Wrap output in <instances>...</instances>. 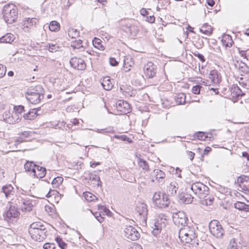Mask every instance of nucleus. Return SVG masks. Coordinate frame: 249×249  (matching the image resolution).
Masks as SVG:
<instances>
[{
	"instance_id": "nucleus-35",
	"label": "nucleus",
	"mask_w": 249,
	"mask_h": 249,
	"mask_svg": "<svg viewBox=\"0 0 249 249\" xmlns=\"http://www.w3.org/2000/svg\"><path fill=\"white\" fill-rule=\"evenodd\" d=\"M60 24L55 20L52 21L49 26V30L53 32H57L60 29Z\"/></svg>"
},
{
	"instance_id": "nucleus-62",
	"label": "nucleus",
	"mask_w": 249,
	"mask_h": 249,
	"mask_svg": "<svg viewBox=\"0 0 249 249\" xmlns=\"http://www.w3.org/2000/svg\"><path fill=\"white\" fill-rule=\"evenodd\" d=\"M124 92L128 93L130 96H132L133 93H132L131 88L130 86H126Z\"/></svg>"
},
{
	"instance_id": "nucleus-19",
	"label": "nucleus",
	"mask_w": 249,
	"mask_h": 249,
	"mask_svg": "<svg viewBox=\"0 0 249 249\" xmlns=\"http://www.w3.org/2000/svg\"><path fill=\"white\" fill-rule=\"evenodd\" d=\"M209 78L213 83H219L221 82V74L216 70H213L210 71Z\"/></svg>"
},
{
	"instance_id": "nucleus-37",
	"label": "nucleus",
	"mask_w": 249,
	"mask_h": 249,
	"mask_svg": "<svg viewBox=\"0 0 249 249\" xmlns=\"http://www.w3.org/2000/svg\"><path fill=\"white\" fill-rule=\"evenodd\" d=\"M63 181V178L61 177L58 176L54 178L52 181V184L53 188H57L62 184Z\"/></svg>"
},
{
	"instance_id": "nucleus-61",
	"label": "nucleus",
	"mask_w": 249,
	"mask_h": 249,
	"mask_svg": "<svg viewBox=\"0 0 249 249\" xmlns=\"http://www.w3.org/2000/svg\"><path fill=\"white\" fill-rule=\"evenodd\" d=\"M146 20L151 23L154 22L155 20V17L154 15L149 16L148 15L147 16H146Z\"/></svg>"
},
{
	"instance_id": "nucleus-6",
	"label": "nucleus",
	"mask_w": 249,
	"mask_h": 249,
	"mask_svg": "<svg viewBox=\"0 0 249 249\" xmlns=\"http://www.w3.org/2000/svg\"><path fill=\"white\" fill-rule=\"evenodd\" d=\"M191 189L200 198H204L209 194V187L200 182L193 183Z\"/></svg>"
},
{
	"instance_id": "nucleus-4",
	"label": "nucleus",
	"mask_w": 249,
	"mask_h": 249,
	"mask_svg": "<svg viewBox=\"0 0 249 249\" xmlns=\"http://www.w3.org/2000/svg\"><path fill=\"white\" fill-rule=\"evenodd\" d=\"M20 213L18 208L15 205L10 204L8 208H7L3 214L4 220L8 223L14 224L19 219Z\"/></svg>"
},
{
	"instance_id": "nucleus-2",
	"label": "nucleus",
	"mask_w": 249,
	"mask_h": 249,
	"mask_svg": "<svg viewBox=\"0 0 249 249\" xmlns=\"http://www.w3.org/2000/svg\"><path fill=\"white\" fill-rule=\"evenodd\" d=\"M29 233L33 240L38 242L43 241L48 235L45 226L40 222L32 223L29 228Z\"/></svg>"
},
{
	"instance_id": "nucleus-48",
	"label": "nucleus",
	"mask_w": 249,
	"mask_h": 249,
	"mask_svg": "<svg viewBox=\"0 0 249 249\" xmlns=\"http://www.w3.org/2000/svg\"><path fill=\"white\" fill-rule=\"evenodd\" d=\"M95 131L98 133L104 134L107 133H111V132H114V131L112 128H107L101 129H97L96 130H95Z\"/></svg>"
},
{
	"instance_id": "nucleus-10",
	"label": "nucleus",
	"mask_w": 249,
	"mask_h": 249,
	"mask_svg": "<svg viewBox=\"0 0 249 249\" xmlns=\"http://www.w3.org/2000/svg\"><path fill=\"white\" fill-rule=\"evenodd\" d=\"M150 226L153 229L152 233L156 236L161 232L162 229L165 227L166 224L162 219H155L150 223Z\"/></svg>"
},
{
	"instance_id": "nucleus-22",
	"label": "nucleus",
	"mask_w": 249,
	"mask_h": 249,
	"mask_svg": "<svg viewBox=\"0 0 249 249\" xmlns=\"http://www.w3.org/2000/svg\"><path fill=\"white\" fill-rule=\"evenodd\" d=\"M236 240L234 238H232L229 243L228 249H246L247 246H243L240 242L237 243Z\"/></svg>"
},
{
	"instance_id": "nucleus-5",
	"label": "nucleus",
	"mask_w": 249,
	"mask_h": 249,
	"mask_svg": "<svg viewBox=\"0 0 249 249\" xmlns=\"http://www.w3.org/2000/svg\"><path fill=\"white\" fill-rule=\"evenodd\" d=\"M185 228L183 229L181 228L179 231L178 237L181 241L187 243H190L192 245L196 244L198 245V240L196 238L197 236L196 235L194 230L193 229L189 230L187 232H185Z\"/></svg>"
},
{
	"instance_id": "nucleus-9",
	"label": "nucleus",
	"mask_w": 249,
	"mask_h": 249,
	"mask_svg": "<svg viewBox=\"0 0 249 249\" xmlns=\"http://www.w3.org/2000/svg\"><path fill=\"white\" fill-rule=\"evenodd\" d=\"M124 232L125 237L132 241L137 240L140 237V233L135 228L130 225L125 226Z\"/></svg>"
},
{
	"instance_id": "nucleus-24",
	"label": "nucleus",
	"mask_w": 249,
	"mask_h": 249,
	"mask_svg": "<svg viewBox=\"0 0 249 249\" xmlns=\"http://www.w3.org/2000/svg\"><path fill=\"white\" fill-rule=\"evenodd\" d=\"M211 233L217 238H221L224 234V230L222 226H218L210 231Z\"/></svg>"
},
{
	"instance_id": "nucleus-20",
	"label": "nucleus",
	"mask_w": 249,
	"mask_h": 249,
	"mask_svg": "<svg viewBox=\"0 0 249 249\" xmlns=\"http://www.w3.org/2000/svg\"><path fill=\"white\" fill-rule=\"evenodd\" d=\"M151 176H154L159 183H163V179L165 177V174L162 170L156 169L151 173Z\"/></svg>"
},
{
	"instance_id": "nucleus-50",
	"label": "nucleus",
	"mask_w": 249,
	"mask_h": 249,
	"mask_svg": "<svg viewBox=\"0 0 249 249\" xmlns=\"http://www.w3.org/2000/svg\"><path fill=\"white\" fill-rule=\"evenodd\" d=\"M82 43L83 41L81 39H79L78 40H75L71 42L70 47H76V46H79V47H84L83 45H82Z\"/></svg>"
},
{
	"instance_id": "nucleus-1",
	"label": "nucleus",
	"mask_w": 249,
	"mask_h": 249,
	"mask_svg": "<svg viewBox=\"0 0 249 249\" xmlns=\"http://www.w3.org/2000/svg\"><path fill=\"white\" fill-rule=\"evenodd\" d=\"M25 96L27 100L34 105L38 104L44 98V90L41 85L31 86L29 87Z\"/></svg>"
},
{
	"instance_id": "nucleus-11",
	"label": "nucleus",
	"mask_w": 249,
	"mask_h": 249,
	"mask_svg": "<svg viewBox=\"0 0 249 249\" xmlns=\"http://www.w3.org/2000/svg\"><path fill=\"white\" fill-rule=\"evenodd\" d=\"M143 71L146 78H152L155 76L157 73V66L152 62H148L144 65Z\"/></svg>"
},
{
	"instance_id": "nucleus-26",
	"label": "nucleus",
	"mask_w": 249,
	"mask_h": 249,
	"mask_svg": "<svg viewBox=\"0 0 249 249\" xmlns=\"http://www.w3.org/2000/svg\"><path fill=\"white\" fill-rule=\"evenodd\" d=\"M234 207L239 211L246 213L249 212V205L241 201H237L234 204Z\"/></svg>"
},
{
	"instance_id": "nucleus-52",
	"label": "nucleus",
	"mask_w": 249,
	"mask_h": 249,
	"mask_svg": "<svg viewBox=\"0 0 249 249\" xmlns=\"http://www.w3.org/2000/svg\"><path fill=\"white\" fill-rule=\"evenodd\" d=\"M98 176L93 173H89L87 177L85 178L86 179L90 180L92 181H96Z\"/></svg>"
},
{
	"instance_id": "nucleus-14",
	"label": "nucleus",
	"mask_w": 249,
	"mask_h": 249,
	"mask_svg": "<svg viewBox=\"0 0 249 249\" xmlns=\"http://www.w3.org/2000/svg\"><path fill=\"white\" fill-rule=\"evenodd\" d=\"M135 210L136 212L138 213L139 215L143 219V220L146 222L148 213L146 204L143 202H138L136 204Z\"/></svg>"
},
{
	"instance_id": "nucleus-28",
	"label": "nucleus",
	"mask_w": 249,
	"mask_h": 249,
	"mask_svg": "<svg viewBox=\"0 0 249 249\" xmlns=\"http://www.w3.org/2000/svg\"><path fill=\"white\" fill-rule=\"evenodd\" d=\"M46 168L37 165L33 175L37 178H42L46 175Z\"/></svg>"
},
{
	"instance_id": "nucleus-46",
	"label": "nucleus",
	"mask_w": 249,
	"mask_h": 249,
	"mask_svg": "<svg viewBox=\"0 0 249 249\" xmlns=\"http://www.w3.org/2000/svg\"><path fill=\"white\" fill-rule=\"evenodd\" d=\"M161 197L159 193L155 192L153 196L152 200L155 206L157 207L158 202L160 200Z\"/></svg>"
},
{
	"instance_id": "nucleus-29",
	"label": "nucleus",
	"mask_w": 249,
	"mask_h": 249,
	"mask_svg": "<svg viewBox=\"0 0 249 249\" xmlns=\"http://www.w3.org/2000/svg\"><path fill=\"white\" fill-rule=\"evenodd\" d=\"M38 21V19L36 18H28L23 21L22 25L26 28L29 26H36Z\"/></svg>"
},
{
	"instance_id": "nucleus-58",
	"label": "nucleus",
	"mask_w": 249,
	"mask_h": 249,
	"mask_svg": "<svg viewBox=\"0 0 249 249\" xmlns=\"http://www.w3.org/2000/svg\"><path fill=\"white\" fill-rule=\"evenodd\" d=\"M109 64L111 66L115 67L117 66L119 62L114 57H110L109 58Z\"/></svg>"
},
{
	"instance_id": "nucleus-7",
	"label": "nucleus",
	"mask_w": 249,
	"mask_h": 249,
	"mask_svg": "<svg viewBox=\"0 0 249 249\" xmlns=\"http://www.w3.org/2000/svg\"><path fill=\"white\" fill-rule=\"evenodd\" d=\"M15 204L18 208L19 207L22 212H30L32 210L33 205L32 201L28 197L23 198L18 196L15 201Z\"/></svg>"
},
{
	"instance_id": "nucleus-47",
	"label": "nucleus",
	"mask_w": 249,
	"mask_h": 249,
	"mask_svg": "<svg viewBox=\"0 0 249 249\" xmlns=\"http://www.w3.org/2000/svg\"><path fill=\"white\" fill-rule=\"evenodd\" d=\"M92 44L93 47H97L96 45H99V47H104L103 45L101 44L102 42V40L97 37H94L93 39L92 40Z\"/></svg>"
},
{
	"instance_id": "nucleus-40",
	"label": "nucleus",
	"mask_w": 249,
	"mask_h": 249,
	"mask_svg": "<svg viewBox=\"0 0 249 249\" xmlns=\"http://www.w3.org/2000/svg\"><path fill=\"white\" fill-rule=\"evenodd\" d=\"M139 166L142 167L143 170L148 171L149 169L147 162L142 159H138Z\"/></svg>"
},
{
	"instance_id": "nucleus-64",
	"label": "nucleus",
	"mask_w": 249,
	"mask_h": 249,
	"mask_svg": "<svg viewBox=\"0 0 249 249\" xmlns=\"http://www.w3.org/2000/svg\"><path fill=\"white\" fill-rule=\"evenodd\" d=\"M130 249H142V247L139 244H135Z\"/></svg>"
},
{
	"instance_id": "nucleus-33",
	"label": "nucleus",
	"mask_w": 249,
	"mask_h": 249,
	"mask_svg": "<svg viewBox=\"0 0 249 249\" xmlns=\"http://www.w3.org/2000/svg\"><path fill=\"white\" fill-rule=\"evenodd\" d=\"M186 95L183 93H179L175 97L176 102L178 105H182L185 102Z\"/></svg>"
},
{
	"instance_id": "nucleus-17",
	"label": "nucleus",
	"mask_w": 249,
	"mask_h": 249,
	"mask_svg": "<svg viewBox=\"0 0 249 249\" xmlns=\"http://www.w3.org/2000/svg\"><path fill=\"white\" fill-rule=\"evenodd\" d=\"M123 30L132 36H135L139 32L138 27L133 24H127L123 27Z\"/></svg>"
},
{
	"instance_id": "nucleus-15",
	"label": "nucleus",
	"mask_w": 249,
	"mask_h": 249,
	"mask_svg": "<svg viewBox=\"0 0 249 249\" xmlns=\"http://www.w3.org/2000/svg\"><path fill=\"white\" fill-rule=\"evenodd\" d=\"M116 108L118 111L122 113L126 114L131 111L130 105L124 100H119L116 103Z\"/></svg>"
},
{
	"instance_id": "nucleus-39",
	"label": "nucleus",
	"mask_w": 249,
	"mask_h": 249,
	"mask_svg": "<svg viewBox=\"0 0 249 249\" xmlns=\"http://www.w3.org/2000/svg\"><path fill=\"white\" fill-rule=\"evenodd\" d=\"M55 241L56 242L60 249H66L67 247V244L63 241L62 238L59 236H57L55 237Z\"/></svg>"
},
{
	"instance_id": "nucleus-36",
	"label": "nucleus",
	"mask_w": 249,
	"mask_h": 249,
	"mask_svg": "<svg viewBox=\"0 0 249 249\" xmlns=\"http://www.w3.org/2000/svg\"><path fill=\"white\" fill-rule=\"evenodd\" d=\"M101 85L103 88L107 90H111L113 86L110 79L104 80Z\"/></svg>"
},
{
	"instance_id": "nucleus-51",
	"label": "nucleus",
	"mask_w": 249,
	"mask_h": 249,
	"mask_svg": "<svg viewBox=\"0 0 249 249\" xmlns=\"http://www.w3.org/2000/svg\"><path fill=\"white\" fill-rule=\"evenodd\" d=\"M43 248L44 249H56L54 243H46L44 244Z\"/></svg>"
},
{
	"instance_id": "nucleus-34",
	"label": "nucleus",
	"mask_w": 249,
	"mask_h": 249,
	"mask_svg": "<svg viewBox=\"0 0 249 249\" xmlns=\"http://www.w3.org/2000/svg\"><path fill=\"white\" fill-rule=\"evenodd\" d=\"M200 31L206 35H209L212 33L213 30L210 25L208 23H205L199 29Z\"/></svg>"
},
{
	"instance_id": "nucleus-3",
	"label": "nucleus",
	"mask_w": 249,
	"mask_h": 249,
	"mask_svg": "<svg viewBox=\"0 0 249 249\" xmlns=\"http://www.w3.org/2000/svg\"><path fill=\"white\" fill-rule=\"evenodd\" d=\"M2 15L4 20L8 24L15 22L18 18V8L14 4H7L3 7Z\"/></svg>"
},
{
	"instance_id": "nucleus-18",
	"label": "nucleus",
	"mask_w": 249,
	"mask_h": 249,
	"mask_svg": "<svg viewBox=\"0 0 249 249\" xmlns=\"http://www.w3.org/2000/svg\"><path fill=\"white\" fill-rule=\"evenodd\" d=\"M39 108H31L29 111L23 115L24 120H34L38 115L37 112L39 110Z\"/></svg>"
},
{
	"instance_id": "nucleus-57",
	"label": "nucleus",
	"mask_w": 249,
	"mask_h": 249,
	"mask_svg": "<svg viewBox=\"0 0 249 249\" xmlns=\"http://www.w3.org/2000/svg\"><path fill=\"white\" fill-rule=\"evenodd\" d=\"M94 215L96 219L100 222L102 223L104 220V217H102L101 213L99 212H96Z\"/></svg>"
},
{
	"instance_id": "nucleus-32",
	"label": "nucleus",
	"mask_w": 249,
	"mask_h": 249,
	"mask_svg": "<svg viewBox=\"0 0 249 249\" xmlns=\"http://www.w3.org/2000/svg\"><path fill=\"white\" fill-rule=\"evenodd\" d=\"M37 166L33 161H27L24 164V168L26 171H31L34 174Z\"/></svg>"
},
{
	"instance_id": "nucleus-31",
	"label": "nucleus",
	"mask_w": 249,
	"mask_h": 249,
	"mask_svg": "<svg viewBox=\"0 0 249 249\" xmlns=\"http://www.w3.org/2000/svg\"><path fill=\"white\" fill-rule=\"evenodd\" d=\"M15 39L14 36L11 34H7L6 35L0 37V43H5L11 44Z\"/></svg>"
},
{
	"instance_id": "nucleus-59",
	"label": "nucleus",
	"mask_w": 249,
	"mask_h": 249,
	"mask_svg": "<svg viewBox=\"0 0 249 249\" xmlns=\"http://www.w3.org/2000/svg\"><path fill=\"white\" fill-rule=\"evenodd\" d=\"M194 54L197 56L202 62H204L205 61V58L203 54L198 53H195Z\"/></svg>"
},
{
	"instance_id": "nucleus-44",
	"label": "nucleus",
	"mask_w": 249,
	"mask_h": 249,
	"mask_svg": "<svg viewBox=\"0 0 249 249\" xmlns=\"http://www.w3.org/2000/svg\"><path fill=\"white\" fill-rule=\"evenodd\" d=\"M69 36L71 38H75L79 36V31L73 28H70L68 31Z\"/></svg>"
},
{
	"instance_id": "nucleus-41",
	"label": "nucleus",
	"mask_w": 249,
	"mask_h": 249,
	"mask_svg": "<svg viewBox=\"0 0 249 249\" xmlns=\"http://www.w3.org/2000/svg\"><path fill=\"white\" fill-rule=\"evenodd\" d=\"M244 182H249V176L241 175L237 178L235 181V183L236 182L238 184H243Z\"/></svg>"
},
{
	"instance_id": "nucleus-49",
	"label": "nucleus",
	"mask_w": 249,
	"mask_h": 249,
	"mask_svg": "<svg viewBox=\"0 0 249 249\" xmlns=\"http://www.w3.org/2000/svg\"><path fill=\"white\" fill-rule=\"evenodd\" d=\"M202 87L199 85H196L193 87L192 91V92L196 94H199L200 93V89Z\"/></svg>"
},
{
	"instance_id": "nucleus-16",
	"label": "nucleus",
	"mask_w": 249,
	"mask_h": 249,
	"mask_svg": "<svg viewBox=\"0 0 249 249\" xmlns=\"http://www.w3.org/2000/svg\"><path fill=\"white\" fill-rule=\"evenodd\" d=\"M0 193H3L5 198L9 199L14 196L15 191L11 184H6L1 187Z\"/></svg>"
},
{
	"instance_id": "nucleus-63",
	"label": "nucleus",
	"mask_w": 249,
	"mask_h": 249,
	"mask_svg": "<svg viewBox=\"0 0 249 249\" xmlns=\"http://www.w3.org/2000/svg\"><path fill=\"white\" fill-rule=\"evenodd\" d=\"M186 152L188 154V157L189 158L190 160H193L195 155V153L190 151H187Z\"/></svg>"
},
{
	"instance_id": "nucleus-13",
	"label": "nucleus",
	"mask_w": 249,
	"mask_h": 249,
	"mask_svg": "<svg viewBox=\"0 0 249 249\" xmlns=\"http://www.w3.org/2000/svg\"><path fill=\"white\" fill-rule=\"evenodd\" d=\"M70 63L73 68L78 70H84L86 68V64L81 58L73 57L70 60Z\"/></svg>"
},
{
	"instance_id": "nucleus-30",
	"label": "nucleus",
	"mask_w": 249,
	"mask_h": 249,
	"mask_svg": "<svg viewBox=\"0 0 249 249\" xmlns=\"http://www.w3.org/2000/svg\"><path fill=\"white\" fill-rule=\"evenodd\" d=\"M179 199L185 204L191 203L194 198L191 195L187 194H181L178 196Z\"/></svg>"
},
{
	"instance_id": "nucleus-25",
	"label": "nucleus",
	"mask_w": 249,
	"mask_h": 249,
	"mask_svg": "<svg viewBox=\"0 0 249 249\" xmlns=\"http://www.w3.org/2000/svg\"><path fill=\"white\" fill-rule=\"evenodd\" d=\"M14 111H15V115L18 117L16 121H12V120L7 121V122H9L10 124H13L16 123H18L20 119H19V114H21L23 112L25 111L24 107L22 105H18L14 107Z\"/></svg>"
},
{
	"instance_id": "nucleus-60",
	"label": "nucleus",
	"mask_w": 249,
	"mask_h": 249,
	"mask_svg": "<svg viewBox=\"0 0 249 249\" xmlns=\"http://www.w3.org/2000/svg\"><path fill=\"white\" fill-rule=\"evenodd\" d=\"M31 132L29 131H25L21 132V133H19V135L23 136V138H27L31 136Z\"/></svg>"
},
{
	"instance_id": "nucleus-56",
	"label": "nucleus",
	"mask_w": 249,
	"mask_h": 249,
	"mask_svg": "<svg viewBox=\"0 0 249 249\" xmlns=\"http://www.w3.org/2000/svg\"><path fill=\"white\" fill-rule=\"evenodd\" d=\"M6 68L3 65L0 64V78L3 77L6 73Z\"/></svg>"
},
{
	"instance_id": "nucleus-54",
	"label": "nucleus",
	"mask_w": 249,
	"mask_h": 249,
	"mask_svg": "<svg viewBox=\"0 0 249 249\" xmlns=\"http://www.w3.org/2000/svg\"><path fill=\"white\" fill-rule=\"evenodd\" d=\"M25 141V139L22 137H19L17 138L15 141V146L18 148V145L23 142H24Z\"/></svg>"
},
{
	"instance_id": "nucleus-43",
	"label": "nucleus",
	"mask_w": 249,
	"mask_h": 249,
	"mask_svg": "<svg viewBox=\"0 0 249 249\" xmlns=\"http://www.w3.org/2000/svg\"><path fill=\"white\" fill-rule=\"evenodd\" d=\"M220 225L219 222L217 220H213L211 221L209 224V228L210 231H212L213 229L216 228L218 226Z\"/></svg>"
},
{
	"instance_id": "nucleus-53",
	"label": "nucleus",
	"mask_w": 249,
	"mask_h": 249,
	"mask_svg": "<svg viewBox=\"0 0 249 249\" xmlns=\"http://www.w3.org/2000/svg\"><path fill=\"white\" fill-rule=\"evenodd\" d=\"M59 194L58 192L55 190H51L50 189L49 192L46 194V196L48 198L51 197L53 196H54L55 197L56 195Z\"/></svg>"
},
{
	"instance_id": "nucleus-55",
	"label": "nucleus",
	"mask_w": 249,
	"mask_h": 249,
	"mask_svg": "<svg viewBox=\"0 0 249 249\" xmlns=\"http://www.w3.org/2000/svg\"><path fill=\"white\" fill-rule=\"evenodd\" d=\"M119 139L122 141L127 142L128 143H131L133 142L132 140L125 135H120Z\"/></svg>"
},
{
	"instance_id": "nucleus-38",
	"label": "nucleus",
	"mask_w": 249,
	"mask_h": 249,
	"mask_svg": "<svg viewBox=\"0 0 249 249\" xmlns=\"http://www.w3.org/2000/svg\"><path fill=\"white\" fill-rule=\"evenodd\" d=\"M83 196L88 201H92L98 199V198L95 196L88 192L84 193Z\"/></svg>"
},
{
	"instance_id": "nucleus-23",
	"label": "nucleus",
	"mask_w": 249,
	"mask_h": 249,
	"mask_svg": "<svg viewBox=\"0 0 249 249\" xmlns=\"http://www.w3.org/2000/svg\"><path fill=\"white\" fill-rule=\"evenodd\" d=\"M221 41L225 47H231L234 43L231 36L227 34L222 36Z\"/></svg>"
},
{
	"instance_id": "nucleus-21",
	"label": "nucleus",
	"mask_w": 249,
	"mask_h": 249,
	"mask_svg": "<svg viewBox=\"0 0 249 249\" xmlns=\"http://www.w3.org/2000/svg\"><path fill=\"white\" fill-rule=\"evenodd\" d=\"M170 204V200L168 195L166 193L162 194V198H160V200L158 202L157 207L160 208H164L168 207Z\"/></svg>"
},
{
	"instance_id": "nucleus-45",
	"label": "nucleus",
	"mask_w": 249,
	"mask_h": 249,
	"mask_svg": "<svg viewBox=\"0 0 249 249\" xmlns=\"http://www.w3.org/2000/svg\"><path fill=\"white\" fill-rule=\"evenodd\" d=\"M195 136V137L200 140H206L207 138V136L206 134L202 131H198L196 133Z\"/></svg>"
},
{
	"instance_id": "nucleus-42",
	"label": "nucleus",
	"mask_w": 249,
	"mask_h": 249,
	"mask_svg": "<svg viewBox=\"0 0 249 249\" xmlns=\"http://www.w3.org/2000/svg\"><path fill=\"white\" fill-rule=\"evenodd\" d=\"M234 66L236 68L238 69L239 70L244 71L246 67H247L246 63L241 61L240 63H239L238 61H237L236 63H234Z\"/></svg>"
},
{
	"instance_id": "nucleus-27",
	"label": "nucleus",
	"mask_w": 249,
	"mask_h": 249,
	"mask_svg": "<svg viewBox=\"0 0 249 249\" xmlns=\"http://www.w3.org/2000/svg\"><path fill=\"white\" fill-rule=\"evenodd\" d=\"M178 184L176 182H171L168 186L167 187V194L168 196H174L177 193V191L178 190V187L177 186Z\"/></svg>"
},
{
	"instance_id": "nucleus-12",
	"label": "nucleus",
	"mask_w": 249,
	"mask_h": 249,
	"mask_svg": "<svg viewBox=\"0 0 249 249\" xmlns=\"http://www.w3.org/2000/svg\"><path fill=\"white\" fill-rule=\"evenodd\" d=\"M230 90L232 97V100L234 102L237 101L245 94L237 85H232Z\"/></svg>"
},
{
	"instance_id": "nucleus-8",
	"label": "nucleus",
	"mask_w": 249,
	"mask_h": 249,
	"mask_svg": "<svg viewBox=\"0 0 249 249\" xmlns=\"http://www.w3.org/2000/svg\"><path fill=\"white\" fill-rule=\"evenodd\" d=\"M172 218L174 224L178 227H185L188 220L186 214L183 211L174 213Z\"/></svg>"
}]
</instances>
